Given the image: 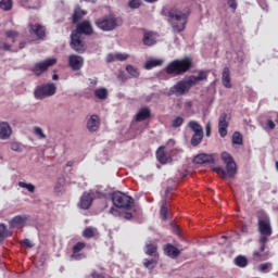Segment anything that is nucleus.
I'll return each mask as SVG.
<instances>
[{
	"instance_id": "obj_59",
	"label": "nucleus",
	"mask_w": 278,
	"mask_h": 278,
	"mask_svg": "<svg viewBox=\"0 0 278 278\" xmlns=\"http://www.w3.org/2000/svg\"><path fill=\"white\" fill-rule=\"evenodd\" d=\"M124 218L126 220H131V218H134V215L131 213H125Z\"/></svg>"
},
{
	"instance_id": "obj_29",
	"label": "nucleus",
	"mask_w": 278,
	"mask_h": 278,
	"mask_svg": "<svg viewBox=\"0 0 278 278\" xmlns=\"http://www.w3.org/2000/svg\"><path fill=\"white\" fill-rule=\"evenodd\" d=\"M236 266H239V268H247L249 266V260L243 255H238L235 258Z\"/></svg>"
},
{
	"instance_id": "obj_60",
	"label": "nucleus",
	"mask_w": 278,
	"mask_h": 278,
	"mask_svg": "<svg viewBox=\"0 0 278 278\" xmlns=\"http://www.w3.org/2000/svg\"><path fill=\"white\" fill-rule=\"evenodd\" d=\"M2 49H3V51H10V49H12V46H10L8 43H3Z\"/></svg>"
},
{
	"instance_id": "obj_63",
	"label": "nucleus",
	"mask_w": 278,
	"mask_h": 278,
	"mask_svg": "<svg viewBox=\"0 0 278 278\" xmlns=\"http://www.w3.org/2000/svg\"><path fill=\"white\" fill-rule=\"evenodd\" d=\"M146 1V3H155V2H157V0H144Z\"/></svg>"
},
{
	"instance_id": "obj_30",
	"label": "nucleus",
	"mask_w": 278,
	"mask_h": 278,
	"mask_svg": "<svg viewBox=\"0 0 278 278\" xmlns=\"http://www.w3.org/2000/svg\"><path fill=\"white\" fill-rule=\"evenodd\" d=\"M163 62L164 61L157 60V59L150 60V61L146 62L144 68L147 71H151V68H155V66H162Z\"/></svg>"
},
{
	"instance_id": "obj_18",
	"label": "nucleus",
	"mask_w": 278,
	"mask_h": 278,
	"mask_svg": "<svg viewBox=\"0 0 278 278\" xmlns=\"http://www.w3.org/2000/svg\"><path fill=\"white\" fill-rule=\"evenodd\" d=\"M144 253L150 257H155L156 255H160V253L157 252V243L153 241H148L144 247Z\"/></svg>"
},
{
	"instance_id": "obj_2",
	"label": "nucleus",
	"mask_w": 278,
	"mask_h": 278,
	"mask_svg": "<svg viewBox=\"0 0 278 278\" xmlns=\"http://www.w3.org/2000/svg\"><path fill=\"white\" fill-rule=\"evenodd\" d=\"M257 229L261 237L258 243L261 244V251H266V244H268V238L273 236V226L270 225V217L268 214L263 213L258 216Z\"/></svg>"
},
{
	"instance_id": "obj_25",
	"label": "nucleus",
	"mask_w": 278,
	"mask_h": 278,
	"mask_svg": "<svg viewBox=\"0 0 278 278\" xmlns=\"http://www.w3.org/2000/svg\"><path fill=\"white\" fill-rule=\"evenodd\" d=\"M252 260L253 262H266L268 260V252L264 253L261 249L256 250L252 253Z\"/></svg>"
},
{
	"instance_id": "obj_40",
	"label": "nucleus",
	"mask_w": 278,
	"mask_h": 278,
	"mask_svg": "<svg viewBox=\"0 0 278 278\" xmlns=\"http://www.w3.org/2000/svg\"><path fill=\"white\" fill-rule=\"evenodd\" d=\"M17 185L20 188H25L26 190H28V192H36V186L31 184L20 181Z\"/></svg>"
},
{
	"instance_id": "obj_33",
	"label": "nucleus",
	"mask_w": 278,
	"mask_h": 278,
	"mask_svg": "<svg viewBox=\"0 0 278 278\" xmlns=\"http://www.w3.org/2000/svg\"><path fill=\"white\" fill-rule=\"evenodd\" d=\"M160 214L163 220L168 219V202L166 200L162 202Z\"/></svg>"
},
{
	"instance_id": "obj_62",
	"label": "nucleus",
	"mask_w": 278,
	"mask_h": 278,
	"mask_svg": "<svg viewBox=\"0 0 278 278\" xmlns=\"http://www.w3.org/2000/svg\"><path fill=\"white\" fill-rule=\"evenodd\" d=\"M25 41L20 42V49H25Z\"/></svg>"
},
{
	"instance_id": "obj_39",
	"label": "nucleus",
	"mask_w": 278,
	"mask_h": 278,
	"mask_svg": "<svg viewBox=\"0 0 278 278\" xmlns=\"http://www.w3.org/2000/svg\"><path fill=\"white\" fill-rule=\"evenodd\" d=\"M232 144H243L242 134L235 131L232 135Z\"/></svg>"
},
{
	"instance_id": "obj_14",
	"label": "nucleus",
	"mask_w": 278,
	"mask_h": 278,
	"mask_svg": "<svg viewBox=\"0 0 278 278\" xmlns=\"http://www.w3.org/2000/svg\"><path fill=\"white\" fill-rule=\"evenodd\" d=\"M227 127H229V123L227 122V113H222L218 122V134L222 138L227 136Z\"/></svg>"
},
{
	"instance_id": "obj_24",
	"label": "nucleus",
	"mask_w": 278,
	"mask_h": 278,
	"mask_svg": "<svg viewBox=\"0 0 278 278\" xmlns=\"http://www.w3.org/2000/svg\"><path fill=\"white\" fill-rule=\"evenodd\" d=\"M160 262V255L152 256L151 260L144 258L143 260V266L144 268H148V270H153Z\"/></svg>"
},
{
	"instance_id": "obj_37",
	"label": "nucleus",
	"mask_w": 278,
	"mask_h": 278,
	"mask_svg": "<svg viewBox=\"0 0 278 278\" xmlns=\"http://www.w3.org/2000/svg\"><path fill=\"white\" fill-rule=\"evenodd\" d=\"M126 71L128 75H131V77H140V71L138 67H135L134 65H127Z\"/></svg>"
},
{
	"instance_id": "obj_9",
	"label": "nucleus",
	"mask_w": 278,
	"mask_h": 278,
	"mask_svg": "<svg viewBox=\"0 0 278 278\" xmlns=\"http://www.w3.org/2000/svg\"><path fill=\"white\" fill-rule=\"evenodd\" d=\"M72 34H76L77 36H92L94 28H92L90 21L85 20L77 24L76 29L73 30Z\"/></svg>"
},
{
	"instance_id": "obj_41",
	"label": "nucleus",
	"mask_w": 278,
	"mask_h": 278,
	"mask_svg": "<svg viewBox=\"0 0 278 278\" xmlns=\"http://www.w3.org/2000/svg\"><path fill=\"white\" fill-rule=\"evenodd\" d=\"M185 84H187V88L190 90L192 86H197V84H199V79L197 76H190L187 80H185Z\"/></svg>"
},
{
	"instance_id": "obj_38",
	"label": "nucleus",
	"mask_w": 278,
	"mask_h": 278,
	"mask_svg": "<svg viewBox=\"0 0 278 278\" xmlns=\"http://www.w3.org/2000/svg\"><path fill=\"white\" fill-rule=\"evenodd\" d=\"M260 273H270L273 270V263H263L258 265Z\"/></svg>"
},
{
	"instance_id": "obj_50",
	"label": "nucleus",
	"mask_w": 278,
	"mask_h": 278,
	"mask_svg": "<svg viewBox=\"0 0 278 278\" xmlns=\"http://www.w3.org/2000/svg\"><path fill=\"white\" fill-rule=\"evenodd\" d=\"M115 58L118 62H125L129 58V54L126 53H115Z\"/></svg>"
},
{
	"instance_id": "obj_53",
	"label": "nucleus",
	"mask_w": 278,
	"mask_h": 278,
	"mask_svg": "<svg viewBox=\"0 0 278 278\" xmlns=\"http://www.w3.org/2000/svg\"><path fill=\"white\" fill-rule=\"evenodd\" d=\"M227 3L231 10H237L238 9V1L237 0H227Z\"/></svg>"
},
{
	"instance_id": "obj_58",
	"label": "nucleus",
	"mask_w": 278,
	"mask_h": 278,
	"mask_svg": "<svg viewBox=\"0 0 278 278\" xmlns=\"http://www.w3.org/2000/svg\"><path fill=\"white\" fill-rule=\"evenodd\" d=\"M92 278H105L103 277V274H99L97 271H93L92 275H91Z\"/></svg>"
},
{
	"instance_id": "obj_49",
	"label": "nucleus",
	"mask_w": 278,
	"mask_h": 278,
	"mask_svg": "<svg viewBox=\"0 0 278 278\" xmlns=\"http://www.w3.org/2000/svg\"><path fill=\"white\" fill-rule=\"evenodd\" d=\"M85 257H86V254H84V253L73 252L72 255H71V260H74L76 262H79L80 260H85Z\"/></svg>"
},
{
	"instance_id": "obj_47",
	"label": "nucleus",
	"mask_w": 278,
	"mask_h": 278,
	"mask_svg": "<svg viewBox=\"0 0 278 278\" xmlns=\"http://www.w3.org/2000/svg\"><path fill=\"white\" fill-rule=\"evenodd\" d=\"M11 151H15L16 153H22L23 152V144L18 142H12L11 143Z\"/></svg>"
},
{
	"instance_id": "obj_19",
	"label": "nucleus",
	"mask_w": 278,
	"mask_h": 278,
	"mask_svg": "<svg viewBox=\"0 0 278 278\" xmlns=\"http://www.w3.org/2000/svg\"><path fill=\"white\" fill-rule=\"evenodd\" d=\"M149 118H151V109H149V106L141 108L136 115L137 123H142V121Z\"/></svg>"
},
{
	"instance_id": "obj_17",
	"label": "nucleus",
	"mask_w": 278,
	"mask_h": 278,
	"mask_svg": "<svg viewBox=\"0 0 278 278\" xmlns=\"http://www.w3.org/2000/svg\"><path fill=\"white\" fill-rule=\"evenodd\" d=\"M164 253L167 255V257H172V260H176V257H179L181 252L179 249L175 248V245L167 243L164 247Z\"/></svg>"
},
{
	"instance_id": "obj_28",
	"label": "nucleus",
	"mask_w": 278,
	"mask_h": 278,
	"mask_svg": "<svg viewBox=\"0 0 278 278\" xmlns=\"http://www.w3.org/2000/svg\"><path fill=\"white\" fill-rule=\"evenodd\" d=\"M143 45H146V47H153V45H155V37L153 36V33H144Z\"/></svg>"
},
{
	"instance_id": "obj_35",
	"label": "nucleus",
	"mask_w": 278,
	"mask_h": 278,
	"mask_svg": "<svg viewBox=\"0 0 278 278\" xmlns=\"http://www.w3.org/2000/svg\"><path fill=\"white\" fill-rule=\"evenodd\" d=\"M200 142H203V132H194L191 138V146L199 147Z\"/></svg>"
},
{
	"instance_id": "obj_43",
	"label": "nucleus",
	"mask_w": 278,
	"mask_h": 278,
	"mask_svg": "<svg viewBox=\"0 0 278 278\" xmlns=\"http://www.w3.org/2000/svg\"><path fill=\"white\" fill-rule=\"evenodd\" d=\"M208 75H210V71H200L198 76H195V77H197L198 81H205V80H207Z\"/></svg>"
},
{
	"instance_id": "obj_31",
	"label": "nucleus",
	"mask_w": 278,
	"mask_h": 278,
	"mask_svg": "<svg viewBox=\"0 0 278 278\" xmlns=\"http://www.w3.org/2000/svg\"><path fill=\"white\" fill-rule=\"evenodd\" d=\"M93 94L97 99L104 101V99H108L109 92H108V89L105 88H98L94 90Z\"/></svg>"
},
{
	"instance_id": "obj_55",
	"label": "nucleus",
	"mask_w": 278,
	"mask_h": 278,
	"mask_svg": "<svg viewBox=\"0 0 278 278\" xmlns=\"http://www.w3.org/2000/svg\"><path fill=\"white\" fill-rule=\"evenodd\" d=\"M116 60V54H108L106 56V62L110 64L112 62H115Z\"/></svg>"
},
{
	"instance_id": "obj_23",
	"label": "nucleus",
	"mask_w": 278,
	"mask_h": 278,
	"mask_svg": "<svg viewBox=\"0 0 278 278\" xmlns=\"http://www.w3.org/2000/svg\"><path fill=\"white\" fill-rule=\"evenodd\" d=\"M222 84L225 88H231V72L225 67L222 73Z\"/></svg>"
},
{
	"instance_id": "obj_6",
	"label": "nucleus",
	"mask_w": 278,
	"mask_h": 278,
	"mask_svg": "<svg viewBox=\"0 0 278 278\" xmlns=\"http://www.w3.org/2000/svg\"><path fill=\"white\" fill-rule=\"evenodd\" d=\"M111 201L114 207H118L119 210H131L135 203L134 198L121 191H114L111 194Z\"/></svg>"
},
{
	"instance_id": "obj_11",
	"label": "nucleus",
	"mask_w": 278,
	"mask_h": 278,
	"mask_svg": "<svg viewBox=\"0 0 278 278\" xmlns=\"http://www.w3.org/2000/svg\"><path fill=\"white\" fill-rule=\"evenodd\" d=\"M29 34L36 36L38 40H45L47 38V28L42 24H29Z\"/></svg>"
},
{
	"instance_id": "obj_44",
	"label": "nucleus",
	"mask_w": 278,
	"mask_h": 278,
	"mask_svg": "<svg viewBox=\"0 0 278 278\" xmlns=\"http://www.w3.org/2000/svg\"><path fill=\"white\" fill-rule=\"evenodd\" d=\"M5 36L7 38H11L12 42H16V38H18V33L16 30H7Z\"/></svg>"
},
{
	"instance_id": "obj_64",
	"label": "nucleus",
	"mask_w": 278,
	"mask_h": 278,
	"mask_svg": "<svg viewBox=\"0 0 278 278\" xmlns=\"http://www.w3.org/2000/svg\"><path fill=\"white\" fill-rule=\"evenodd\" d=\"M66 166H73V162L72 161L67 162Z\"/></svg>"
},
{
	"instance_id": "obj_42",
	"label": "nucleus",
	"mask_w": 278,
	"mask_h": 278,
	"mask_svg": "<svg viewBox=\"0 0 278 278\" xmlns=\"http://www.w3.org/2000/svg\"><path fill=\"white\" fill-rule=\"evenodd\" d=\"M84 249H86V243L84 242H77L73 249H72V253H80V251H84Z\"/></svg>"
},
{
	"instance_id": "obj_32",
	"label": "nucleus",
	"mask_w": 278,
	"mask_h": 278,
	"mask_svg": "<svg viewBox=\"0 0 278 278\" xmlns=\"http://www.w3.org/2000/svg\"><path fill=\"white\" fill-rule=\"evenodd\" d=\"M10 236H12V232L8 230L5 224H0V242H3L5 238H10Z\"/></svg>"
},
{
	"instance_id": "obj_57",
	"label": "nucleus",
	"mask_w": 278,
	"mask_h": 278,
	"mask_svg": "<svg viewBox=\"0 0 278 278\" xmlns=\"http://www.w3.org/2000/svg\"><path fill=\"white\" fill-rule=\"evenodd\" d=\"M205 129H206V136L210 137L212 134V125L207 123Z\"/></svg>"
},
{
	"instance_id": "obj_7",
	"label": "nucleus",
	"mask_w": 278,
	"mask_h": 278,
	"mask_svg": "<svg viewBox=\"0 0 278 278\" xmlns=\"http://www.w3.org/2000/svg\"><path fill=\"white\" fill-rule=\"evenodd\" d=\"M54 64H58L56 59H47L46 61L38 62L31 67V73L36 75L37 77H40L42 73H46V71H49V67L53 66Z\"/></svg>"
},
{
	"instance_id": "obj_34",
	"label": "nucleus",
	"mask_w": 278,
	"mask_h": 278,
	"mask_svg": "<svg viewBox=\"0 0 278 278\" xmlns=\"http://www.w3.org/2000/svg\"><path fill=\"white\" fill-rule=\"evenodd\" d=\"M14 5V2L12 0H1L0 1V10H3V12H10Z\"/></svg>"
},
{
	"instance_id": "obj_21",
	"label": "nucleus",
	"mask_w": 278,
	"mask_h": 278,
	"mask_svg": "<svg viewBox=\"0 0 278 278\" xmlns=\"http://www.w3.org/2000/svg\"><path fill=\"white\" fill-rule=\"evenodd\" d=\"M25 223H27V216L16 215L9 222L10 229L22 227V225H25Z\"/></svg>"
},
{
	"instance_id": "obj_61",
	"label": "nucleus",
	"mask_w": 278,
	"mask_h": 278,
	"mask_svg": "<svg viewBox=\"0 0 278 278\" xmlns=\"http://www.w3.org/2000/svg\"><path fill=\"white\" fill-rule=\"evenodd\" d=\"M89 81H90L91 86H97V84H98L97 78H90Z\"/></svg>"
},
{
	"instance_id": "obj_8",
	"label": "nucleus",
	"mask_w": 278,
	"mask_h": 278,
	"mask_svg": "<svg viewBox=\"0 0 278 278\" xmlns=\"http://www.w3.org/2000/svg\"><path fill=\"white\" fill-rule=\"evenodd\" d=\"M55 85L54 84H48L43 86H38L35 91V98L37 99H45L46 97H53L55 94Z\"/></svg>"
},
{
	"instance_id": "obj_15",
	"label": "nucleus",
	"mask_w": 278,
	"mask_h": 278,
	"mask_svg": "<svg viewBox=\"0 0 278 278\" xmlns=\"http://www.w3.org/2000/svg\"><path fill=\"white\" fill-rule=\"evenodd\" d=\"M188 90L190 89L188 88V85L185 80L178 81L175 86L170 88L172 94H186Z\"/></svg>"
},
{
	"instance_id": "obj_51",
	"label": "nucleus",
	"mask_w": 278,
	"mask_h": 278,
	"mask_svg": "<svg viewBox=\"0 0 278 278\" xmlns=\"http://www.w3.org/2000/svg\"><path fill=\"white\" fill-rule=\"evenodd\" d=\"M128 5L132 10H137V8H140L141 3H140V0H130Z\"/></svg>"
},
{
	"instance_id": "obj_3",
	"label": "nucleus",
	"mask_w": 278,
	"mask_h": 278,
	"mask_svg": "<svg viewBox=\"0 0 278 278\" xmlns=\"http://www.w3.org/2000/svg\"><path fill=\"white\" fill-rule=\"evenodd\" d=\"M222 160L224 164H226V170L223 167H215L213 168L214 173L218 174L223 179H225V177H236L238 167L236 165V161H233V156H231L228 152H223Z\"/></svg>"
},
{
	"instance_id": "obj_4",
	"label": "nucleus",
	"mask_w": 278,
	"mask_h": 278,
	"mask_svg": "<svg viewBox=\"0 0 278 278\" xmlns=\"http://www.w3.org/2000/svg\"><path fill=\"white\" fill-rule=\"evenodd\" d=\"M192 68V59L184 58L181 60L172 61L165 68L167 75H184Z\"/></svg>"
},
{
	"instance_id": "obj_22",
	"label": "nucleus",
	"mask_w": 278,
	"mask_h": 278,
	"mask_svg": "<svg viewBox=\"0 0 278 278\" xmlns=\"http://www.w3.org/2000/svg\"><path fill=\"white\" fill-rule=\"evenodd\" d=\"M195 164H214V155L212 154H198L194 157Z\"/></svg>"
},
{
	"instance_id": "obj_16",
	"label": "nucleus",
	"mask_w": 278,
	"mask_h": 278,
	"mask_svg": "<svg viewBox=\"0 0 278 278\" xmlns=\"http://www.w3.org/2000/svg\"><path fill=\"white\" fill-rule=\"evenodd\" d=\"M12 136V127L8 122L0 123V140H8Z\"/></svg>"
},
{
	"instance_id": "obj_13",
	"label": "nucleus",
	"mask_w": 278,
	"mask_h": 278,
	"mask_svg": "<svg viewBox=\"0 0 278 278\" xmlns=\"http://www.w3.org/2000/svg\"><path fill=\"white\" fill-rule=\"evenodd\" d=\"M68 66L72 71H81L84 68V59L77 54H71L68 56Z\"/></svg>"
},
{
	"instance_id": "obj_12",
	"label": "nucleus",
	"mask_w": 278,
	"mask_h": 278,
	"mask_svg": "<svg viewBox=\"0 0 278 278\" xmlns=\"http://www.w3.org/2000/svg\"><path fill=\"white\" fill-rule=\"evenodd\" d=\"M94 201V193L84 192L80 197L78 206L80 210H90L92 202Z\"/></svg>"
},
{
	"instance_id": "obj_45",
	"label": "nucleus",
	"mask_w": 278,
	"mask_h": 278,
	"mask_svg": "<svg viewBox=\"0 0 278 278\" xmlns=\"http://www.w3.org/2000/svg\"><path fill=\"white\" fill-rule=\"evenodd\" d=\"M34 134L35 136H38L41 140H45V138H47V135H45V132L42 131V128L38 126L34 127Z\"/></svg>"
},
{
	"instance_id": "obj_27",
	"label": "nucleus",
	"mask_w": 278,
	"mask_h": 278,
	"mask_svg": "<svg viewBox=\"0 0 278 278\" xmlns=\"http://www.w3.org/2000/svg\"><path fill=\"white\" fill-rule=\"evenodd\" d=\"M86 14H88V11L76 9L72 16L74 25L79 23L84 18V16H86Z\"/></svg>"
},
{
	"instance_id": "obj_52",
	"label": "nucleus",
	"mask_w": 278,
	"mask_h": 278,
	"mask_svg": "<svg viewBox=\"0 0 278 278\" xmlns=\"http://www.w3.org/2000/svg\"><path fill=\"white\" fill-rule=\"evenodd\" d=\"M22 247H26L27 249H34V243L29 239H24L21 241Z\"/></svg>"
},
{
	"instance_id": "obj_26",
	"label": "nucleus",
	"mask_w": 278,
	"mask_h": 278,
	"mask_svg": "<svg viewBox=\"0 0 278 278\" xmlns=\"http://www.w3.org/2000/svg\"><path fill=\"white\" fill-rule=\"evenodd\" d=\"M164 149V147H160L156 151V159L160 162V164H168L169 157Z\"/></svg>"
},
{
	"instance_id": "obj_56",
	"label": "nucleus",
	"mask_w": 278,
	"mask_h": 278,
	"mask_svg": "<svg viewBox=\"0 0 278 278\" xmlns=\"http://www.w3.org/2000/svg\"><path fill=\"white\" fill-rule=\"evenodd\" d=\"M266 125L271 130L276 127L275 122H273V119H267Z\"/></svg>"
},
{
	"instance_id": "obj_46",
	"label": "nucleus",
	"mask_w": 278,
	"mask_h": 278,
	"mask_svg": "<svg viewBox=\"0 0 278 278\" xmlns=\"http://www.w3.org/2000/svg\"><path fill=\"white\" fill-rule=\"evenodd\" d=\"M181 125H184V117L181 116H177L172 123V127L175 129H177V127H181Z\"/></svg>"
},
{
	"instance_id": "obj_10",
	"label": "nucleus",
	"mask_w": 278,
	"mask_h": 278,
	"mask_svg": "<svg viewBox=\"0 0 278 278\" xmlns=\"http://www.w3.org/2000/svg\"><path fill=\"white\" fill-rule=\"evenodd\" d=\"M70 47L73 51H76V53H84V51H86V45L81 40V36L75 33L71 34Z\"/></svg>"
},
{
	"instance_id": "obj_54",
	"label": "nucleus",
	"mask_w": 278,
	"mask_h": 278,
	"mask_svg": "<svg viewBox=\"0 0 278 278\" xmlns=\"http://www.w3.org/2000/svg\"><path fill=\"white\" fill-rule=\"evenodd\" d=\"M109 212H110V214H112L113 216H121V211H119V208L116 207V206H115V207H114V206L111 207Z\"/></svg>"
},
{
	"instance_id": "obj_5",
	"label": "nucleus",
	"mask_w": 278,
	"mask_h": 278,
	"mask_svg": "<svg viewBox=\"0 0 278 278\" xmlns=\"http://www.w3.org/2000/svg\"><path fill=\"white\" fill-rule=\"evenodd\" d=\"M96 27L102 31H114L116 27L123 25V20L114 15H106L94 21Z\"/></svg>"
},
{
	"instance_id": "obj_36",
	"label": "nucleus",
	"mask_w": 278,
	"mask_h": 278,
	"mask_svg": "<svg viewBox=\"0 0 278 278\" xmlns=\"http://www.w3.org/2000/svg\"><path fill=\"white\" fill-rule=\"evenodd\" d=\"M188 127H190V129H192L193 134H202L203 132V127L200 126V124L197 123L195 121L189 122Z\"/></svg>"
},
{
	"instance_id": "obj_48",
	"label": "nucleus",
	"mask_w": 278,
	"mask_h": 278,
	"mask_svg": "<svg viewBox=\"0 0 278 278\" xmlns=\"http://www.w3.org/2000/svg\"><path fill=\"white\" fill-rule=\"evenodd\" d=\"M83 236L84 238H87V239L94 238V230L88 227L84 230Z\"/></svg>"
},
{
	"instance_id": "obj_1",
	"label": "nucleus",
	"mask_w": 278,
	"mask_h": 278,
	"mask_svg": "<svg viewBox=\"0 0 278 278\" xmlns=\"http://www.w3.org/2000/svg\"><path fill=\"white\" fill-rule=\"evenodd\" d=\"M165 16H167L173 34H181V31H185L186 25H188L190 8H186L184 11H180L177 8H172L165 13Z\"/></svg>"
},
{
	"instance_id": "obj_20",
	"label": "nucleus",
	"mask_w": 278,
	"mask_h": 278,
	"mask_svg": "<svg viewBox=\"0 0 278 278\" xmlns=\"http://www.w3.org/2000/svg\"><path fill=\"white\" fill-rule=\"evenodd\" d=\"M99 115L93 114L90 116V118L87 121V129L89 131H98L99 130Z\"/></svg>"
}]
</instances>
